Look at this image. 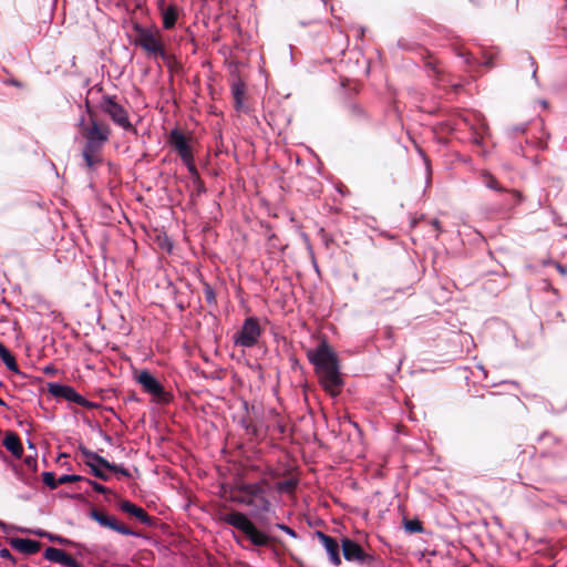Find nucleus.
Returning a JSON list of instances; mask_svg holds the SVG:
<instances>
[{
    "label": "nucleus",
    "instance_id": "obj_23",
    "mask_svg": "<svg viewBox=\"0 0 567 567\" xmlns=\"http://www.w3.org/2000/svg\"><path fill=\"white\" fill-rule=\"evenodd\" d=\"M42 480L43 483L49 486L51 489L56 488L61 483L59 482V478H55V475L53 472H43L42 473Z\"/></svg>",
    "mask_w": 567,
    "mask_h": 567
},
{
    "label": "nucleus",
    "instance_id": "obj_9",
    "mask_svg": "<svg viewBox=\"0 0 567 567\" xmlns=\"http://www.w3.org/2000/svg\"><path fill=\"white\" fill-rule=\"evenodd\" d=\"M260 334L261 328L258 319L255 317H249L245 319L243 327L234 336V342L236 346L251 348L257 344Z\"/></svg>",
    "mask_w": 567,
    "mask_h": 567
},
{
    "label": "nucleus",
    "instance_id": "obj_44",
    "mask_svg": "<svg viewBox=\"0 0 567 567\" xmlns=\"http://www.w3.org/2000/svg\"><path fill=\"white\" fill-rule=\"evenodd\" d=\"M485 65H486L487 68H492V66L494 65V64H493V59H492V58L487 59V60L485 61Z\"/></svg>",
    "mask_w": 567,
    "mask_h": 567
},
{
    "label": "nucleus",
    "instance_id": "obj_14",
    "mask_svg": "<svg viewBox=\"0 0 567 567\" xmlns=\"http://www.w3.org/2000/svg\"><path fill=\"white\" fill-rule=\"evenodd\" d=\"M317 538L320 540L324 549L327 550L330 561L334 566H339L341 564L340 558V545L339 543L331 536L324 534L323 532H316Z\"/></svg>",
    "mask_w": 567,
    "mask_h": 567
},
{
    "label": "nucleus",
    "instance_id": "obj_19",
    "mask_svg": "<svg viewBox=\"0 0 567 567\" xmlns=\"http://www.w3.org/2000/svg\"><path fill=\"white\" fill-rule=\"evenodd\" d=\"M0 358L6 364V367L12 371L13 373L21 374L19 367L17 364L16 358L13 354L6 348V346L0 341Z\"/></svg>",
    "mask_w": 567,
    "mask_h": 567
},
{
    "label": "nucleus",
    "instance_id": "obj_15",
    "mask_svg": "<svg viewBox=\"0 0 567 567\" xmlns=\"http://www.w3.org/2000/svg\"><path fill=\"white\" fill-rule=\"evenodd\" d=\"M43 557L52 563H56L62 566L82 567V565L79 561H76L71 555L55 547H48L44 550Z\"/></svg>",
    "mask_w": 567,
    "mask_h": 567
},
{
    "label": "nucleus",
    "instance_id": "obj_33",
    "mask_svg": "<svg viewBox=\"0 0 567 567\" xmlns=\"http://www.w3.org/2000/svg\"><path fill=\"white\" fill-rule=\"evenodd\" d=\"M111 466L112 467H105V468L109 470L110 472L118 473L125 477L131 476V473L128 472V470L124 468L123 466H120V465L113 464V463H111Z\"/></svg>",
    "mask_w": 567,
    "mask_h": 567
},
{
    "label": "nucleus",
    "instance_id": "obj_7",
    "mask_svg": "<svg viewBox=\"0 0 567 567\" xmlns=\"http://www.w3.org/2000/svg\"><path fill=\"white\" fill-rule=\"evenodd\" d=\"M168 143L177 152L183 163L192 175H197V168L194 163V155L188 143V138L179 130L171 131Z\"/></svg>",
    "mask_w": 567,
    "mask_h": 567
},
{
    "label": "nucleus",
    "instance_id": "obj_47",
    "mask_svg": "<svg viewBox=\"0 0 567 567\" xmlns=\"http://www.w3.org/2000/svg\"><path fill=\"white\" fill-rule=\"evenodd\" d=\"M3 455H4L3 452L0 450V456H3Z\"/></svg>",
    "mask_w": 567,
    "mask_h": 567
},
{
    "label": "nucleus",
    "instance_id": "obj_25",
    "mask_svg": "<svg viewBox=\"0 0 567 567\" xmlns=\"http://www.w3.org/2000/svg\"><path fill=\"white\" fill-rule=\"evenodd\" d=\"M424 65L429 70L433 71L434 75L437 78V80H441V73L442 71L439 69L436 62L432 59L431 55H426L424 58Z\"/></svg>",
    "mask_w": 567,
    "mask_h": 567
},
{
    "label": "nucleus",
    "instance_id": "obj_29",
    "mask_svg": "<svg viewBox=\"0 0 567 567\" xmlns=\"http://www.w3.org/2000/svg\"><path fill=\"white\" fill-rule=\"evenodd\" d=\"M87 484H90L92 486V488L97 492V493H102V494H109L111 493V489L105 487L104 485L95 482V481H92L90 478H85L84 480Z\"/></svg>",
    "mask_w": 567,
    "mask_h": 567
},
{
    "label": "nucleus",
    "instance_id": "obj_36",
    "mask_svg": "<svg viewBox=\"0 0 567 567\" xmlns=\"http://www.w3.org/2000/svg\"><path fill=\"white\" fill-rule=\"evenodd\" d=\"M320 235L327 248H330L331 245L334 244L333 238L330 235H328L323 229L320 230Z\"/></svg>",
    "mask_w": 567,
    "mask_h": 567
},
{
    "label": "nucleus",
    "instance_id": "obj_8",
    "mask_svg": "<svg viewBox=\"0 0 567 567\" xmlns=\"http://www.w3.org/2000/svg\"><path fill=\"white\" fill-rule=\"evenodd\" d=\"M341 548L347 561L358 563L367 567H375L377 557L365 553L362 546L353 539L343 537L341 539Z\"/></svg>",
    "mask_w": 567,
    "mask_h": 567
},
{
    "label": "nucleus",
    "instance_id": "obj_28",
    "mask_svg": "<svg viewBox=\"0 0 567 567\" xmlns=\"http://www.w3.org/2000/svg\"><path fill=\"white\" fill-rule=\"evenodd\" d=\"M118 507L121 511H123L124 513H127L130 515L133 516V513L136 511V508L138 507L137 505L133 504L132 502L130 501H126V499H121L120 503H118Z\"/></svg>",
    "mask_w": 567,
    "mask_h": 567
},
{
    "label": "nucleus",
    "instance_id": "obj_40",
    "mask_svg": "<svg viewBox=\"0 0 567 567\" xmlns=\"http://www.w3.org/2000/svg\"><path fill=\"white\" fill-rule=\"evenodd\" d=\"M0 557L4 558V559H10L13 561L12 554L10 553V550L8 548L0 549Z\"/></svg>",
    "mask_w": 567,
    "mask_h": 567
},
{
    "label": "nucleus",
    "instance_id": "obj_35",
    "mask_svg": "<svg viewBox=\"0 0 567 567\" xmlns=\"http://www.w3.org/2000/svg\"><path fill=\"white\" fill-rule=\"evenodd\" d=\"M24 464L27 465V467H28L29 470H31V471H33V472H35V471H37V465H38V463H37V458H35V456H31V455L25 456V458H24Z\"/></svg>",
    "mask_w": 567,
    "mask_h": 567
},
{
    "label": "nucleus",
    "instance_id": "obj_3",
    "mask_svg": "<svg viewBox=\"0 0 567 567\" xmlns=\"http://www.w3.org/2000/svg\"><path fill=\"white\" fill-rule=\"evenodd\" d=\"M217 519L243 532L254 546L266 547L277 542V538L258 529L256 525L241 512L231 511L229 513H225L220 508L217 513Z\"/></svg>",
    "mask_w": 567,
    "mask_h": 567
},
{
    "label": "nucleus",
    "instance_id": "obj_26",
    "mask_svg": "<svg viewBox=\"0 0 567 567\" xmlns=\"http://www.w3.org/2000/svg\"><path fill=\"white\" fill-rule=\"evenodd\" d=\"M348 113H349V116L353 120H360L365 116L364 110L357 104L349 105Z\"/></svg>",
    "mask_w": 567,
    "mask_h": 567
},
{
    "label": "nucleus",
    "instance_id": "obj_37",
    "mask_svg": "<svg viewBox=\"0 0 567 567\" xmlns=\"http://www.w3.org/2000/svg\"><path fill=\"white\" fill-rule=\"evenodd\" d=\"M279 529L284 530L285 533H287L288 535H290L291 537L296 538L297 537V533L290 528L289 526L285 525V524H277L276 525Z\"/></svg>",
    "mask_w": 567,
    "mask_h": 567
},
{
    "label": "nucleus",
    "instance_id": "obj_24",
    "mask_svg": "<svg viewBox=\"0 0 567 567\" xmlns=\"http://www.w3.org/2000/svg\"><path fill=\"white\" fill-rule=\"evenodd\" d=\"M404 527L409 533H421L423 532L422 522L419 519H410L405 520Z\"/></svg>",
    "mask_w": 567,
    "mask_h": 567
},
{
    "label": "nucleus",
    "instance_id": "obj_27",
    "mask_svg": "<svg viewBox=\"0 0 567 567\" xmlns=\"http://www.w3.org/2000/svg\"><path fill=\"white\" fill-rule=\"evenodd\" d=\"M109 470L104 468L103 466H100L99 464H96V466H92L91 468V473L102 480V481H109L110 480V475L107 473Z\"/></svg>",
    "mask_w": 567,
    "mask_h": 567
},
{
    "label": "nucleus",
    "instance_id": "obj_12",
    "mask_svg": "<svg viewBox=\"0 0 567 567\" xmlns=\"http://www.w3.org/2000/svg\"><path fill=\"white\" fill-rule=\"evenodd\" d=\"M482 178H483V183L486 187L497 190V192L506 193L507 198L504 200V204H503L504 208H509V207H513V206L517 205L518 203H520V200L523 198L522 194L516 189L508 190V189L503 188L501 186L499 182L496 179V177L494 175H492L489 172L484 171L482 173Z\"/></svg>",
    "mask_w": 567,
    "mask_h": 567
},
{
    "label": "nucleus",
    "instance_id": "obj_31",
    "mask_svg": "<svg viewBox=\"0 0 567 567\" xmlns=\"http://www.w3.org/2000/svg\"><path fill=\"white\" fill-rule=\"evenodd\" d=\"M204 296L208 303H216V296L214 289L209 285L204 287Z\"/></svg>",
    "mask_w": 567,
    "mask_h": 567
},
{
    "label": "nucleus",
    "instance_id": "obj_30",
    "mask_svg": "<svg viewBox=\"0 0 567 567\" xmlns=\"http://www.w3.org/2000/svg\"><path fill=\"white\" fill-rule=\"evenodd\" d=\"M84 480H85V477L80 476V475H75V474L62 475V476L59 477V482L61 484L75 483V482H80V481H84Z\"/></svg>",
    "mask_w": 567,
    "mask_h": 567
},
{
    "label": "nucleus",
    "instance_id": "obj_22",
    "mask_svg": "<svg viewBox=\"0 0 567 567\" xmlns=\"http://www.w3.org/2000/svg\"><path fill=\"white\" fill-rule=\"evenodd\" d=\"M133 516L147 526H151L153 524V518L147 514V512L144 508L140 506L133 513Z\"/></svg>",
    "mask_w": 567,
    "mask_h": 567
},
{
    "label": "nucleus",
    "instance_id": "obj_5",
    "mask_svg": "<svg viewBox=\"0 0 567 567\" xmlns=\"http://www.w3.org/2000/svg\"><path fill=\"white\" fill-rule=\"evenodd\" d=\"M240 491L244 495L235 498L236 502L255 508L257 513H268L270 511V502L260 484H245L240 487Z\"/></svg>",
    "mask_w": 567,
    "mask_h": 567
},
{
    "label": "nucleus",
    "instance_id": "obj_16",
    "mask_svg": "<svg viewBox=\"0 0 567 567\" xmlns=\"http://www.w3.org/2000/svg\"><path fill=\"white\" fill-rule=\"evenodd\" d=\"M11 546L25 555H34L41 549V543L29 538H13Z\"/></svg>",
    "mask_w": 567,
    "mask_h": 567
},
{
    "label": "nucleus",
    "instance_id": "obj_39",
    "mask_svg": "<svg viewBox=\"0 0 567 567\" xmlns=\"http://www.w3.org/2000/svg\"><path fill=\"white\" fill-rule=\"evenodd\" d=\"M43 373L48 375H54L58 373V369L53 364H49L43 368Z\"/></svg>",
    "mask_w": 567,
    "mask_h": 567
},
{
    "label": "nucleus",
    "instance_id": "obj_42",
    "mask_svg": "<svg viewBox=\"0 0 567 567\" xmlns=\"http://www.w3.org/2000/svg\"><path fill=\"white\" fill-rule=\"evenodd\" d=\"M431 225L433 226V228L437 231V233H441L442 231V226H441V223L439 219H433L431 221Z\"/></svg>",
    "mask_w": 567,
    "mask_h": 567
},
{
    "label": "nucleus",
    "instance_id": "obj_18",
    "mask_svg": "<svg viewBox=\"0 0 567 567\" xmlns=\"http://www.w3.org/2000/svg\"><path fill=\"white\" fill-rule=\"evenodd\" d=\"M3 445L9 452H11V454L14 457L20 458L22 456V443L19 435L16 432L9 431L6 433V436L3 439Z\"/></svg>",
    "mask_w": 567,
    "mask_h": 567
},
{
    "label": "nucleus",
    "instance_id": "obj_32",
    "mask_svg": "<svg viewBox=\"0 0 567 567\" xmlns=\"http://www.w3.org/2000/svg\"><path fill=\"white\" fill-rule=\"evenodd\" d=\"M37 535H39V536H48L50 538V540L56 542V543L62 544V545L71 544V542L69 539L63 538V537L58 536V535H50V534L42 533V532H38Z\"/></svg>",
    "mask_w": 567,
    "mask_h": 567
},
{
    "label": "nucleus",
    "instance_id": "obj_46",
    "mask_svg": "<svg viewBox=\"0 0 567 567\" xmlns=\"http://www.w3.org/2000/svg\"><path fill=\"white\" fill-rule=\"evenodd\" d=\"M0 405L4 406L6 403L3 402V400L0 398Z\"/></svg>",
    "mask_w": 567,
    "mask_h": 567
},
{
    "label": "nucleus",
    "instance_id": "obj_21",
    "mask_svg": "<svg viewBox=\"0 0 567 567\" xmlns=\"http://www.w3.org/2000/svg\"><path fill=\"white\" fill-rule=\"evenodd\" d=\"M245 84L241 82H236L231 86V93L235 101V107L238 110L243 105L244 96H245Z\"/></svg>",
    "mask_w": 567,
    "mask_h": 567
},
{
    "label": "nucleus",
    "instance_id": "obj_10",
    "mask_svg": "<svg viewBox=\"0 0 567 567\" xmlns=\"http://www.w3.org/2000/svg\"><path fill=\"white\" fill-rule=\"evenodd\" d=\"M135 379L142 386L143 391L156 398L158 402H169L171 395L165 391L164 386L148 370L140 371Z\"/></svg>",
    "mask_w": 567,
    "mask_h": 567
},
{
    "label": "nucleus",
    "instance_id": "obj_1",
    "mask_svg": "<svg viewBox=\"0 0 567 567\" xmlns=\"http://www.w3.org/2000/svg\"><path fill=\"white\" fill-rule=\"evenodd\" d=\"M307 358L315 367V372L323 390L331 396L339 395L343 386L339 359L327 341L322 340L316 349H309Z\"/></svg>",
    "mask_w": 567,
    "mask_h": 567
},
{
    "label": "nucleus",
    "instance_id": "obj_17",
    "mask_svg": "<svg viewBox=\"0 0 567 567\" xmlns=\"http://www.w3.org/2000/svg\"><path fill=\"white\" fill-rule=\"evenodd\" d=\"M79 451H80V453L84 457L83 463L86 466H89L90 468H92V466H96V464H99L100 466H103L104 468L105 467H112L111 463L107 460H105L104 457H102L97 453L92 452L86 446L80 445L79 446Z\"/></svg>",
    "mask_w": 567,
    "mask_h": 567
},
{
    "label": "nucleus",
    "instance_id": "obj_43",
    "mask_svg": "<svg viewBox=\"0 0 567 567\" xmlns=\"http://www.w3.org/2000/svg\"><path fill=\"white\" fill-rule=\"evenodd\" d=\"M556 268L557 270L563 275V276H566L567 275V267L561 265V264H556Z\"/></svg>",
    "mask_w": 567,
    "mask_h": 567
},
{
    "label": "nucleus",
    "instance_id": "obj_49",
    "mask_svg": "<svg viewBox=\"0 0 567 567\" xmlns=\"http://www.w3.org/2000/svg\"><path fill=\"white\" fill-rule=\"evenodd\" d=\"M4 525L0 522V527H3Z\"/></svg>",
    "mask_w": 567,
    "mask_h": 567
},
{
    "label": "nucleus",
    "instance_id": "obj_48",
    "mask_svg": "<svg viewBox=\"0 0 567 567\" xmlns=\"http://www.w3.org/2000/svg\"><path fill=\"white\" fill-rule=\"evenodd\" d=\"M3 455H4L3 452L0 450V456H3Z\"/></svg>",
    "mask_w": 567,
    "mask_h": 567
},
{
    "label": "nucleus",
    "instance_id": "obj_34",
    "mask_svg": "<svg viewBox=\"0 0 567 567\" xmlns=\"http://www.w3.org/2000/svg\"><path fill=\"white\" fill-rule=\"evenodd\" d=\"M296 486H297V483L292 480L281 482L279 484V488L282 491H287V492H292L296 488Z\"/></svg>",
    "mask_w": 567,
    "mask_h": 567
},
{
    "label": "nucleus",
    "instance_id": "obj_45",
    "mask_svg": "<svg viewBox=\"0 0 567 567\" xmlns=\"http://www.w3.org/2000/svg\"><path fill=\"white\" fill-rule=\"evenodd\" d=\"M444 127H445L447 131H450V130H451V127H450V125H449V124H444Z\"/></svg>",
    "mask_w": 567,
    "mask_h": 567
},
{
    "label": "nucleus",
    "instance_id": "obj_13",
    "mask_svg": "<svg viewBox=\"0 0 567 567\" xmlns=\"http://www.w3.org/2000/svg\"><path fill=\"white\" fill-rule=\"evenodd\" d=\"M90 517L104 528L112 529L118 534L126 536L134 535V532L131 528L120 523L114 516L107 515L106 513L97 508H92L90 511Z\"/></svg>",
    "mask_w": 567,
    "mask_h": 567
},
{
    "label": "nucleus",
    "instance_id": "obj_20",
    "mask_svg": "<svg viewBox=\"0 0 567 567\" xmlns=\"http://www.w3.org/2000/svg\"><path fill=\"white\" fill-rule=\"evenodd\" d=\"M177 18H178V11H177L176 6H168L163 11V27H164V29L169 30V29L174 28L175 24H176Z\"/></svg>",
    "mask_w": 567,
    "mask_h": 567
},
{
    "label": "nucleus",
    "instance_id": "obj_6",
    "mask_svg": "<svg viewBox=\"0 0 567 567\" xmlns=\"http://www.w3.org/2000/svg\"><path fill=\"white\" fill-rule=\"evenodd\" d=\"M99 106L116 125L125 131H134L127 111L116 102V96L104 95Z\"/></svg>",
    "mask_w": 567,
    "mask_h": 567
},
{
    "label": "nucleus",
    "instance_id": "obj_41",
    "mask_svg": "<svg viewBox=\"0 0 567 567\" xmlns=\"http://www.w3.org/2000/svg\"><path fill=\"white\" fill-rule=\"evenodd\" d=\"M4 84H8V85H12V86H16V87H22L23 84L17 80V79H9L7 81L3 82Z\"/></svg>",
    "mask_w": 567,
    "mask_h": 567
},
{
    "label": "nucleus",
    "instance_id": "obj_4",
    "mask_svg": "<svg viewBox=\"0 0 567 567\" xmlns=\"http://www.w3.org/2000/svg\"><path fill=\"white\" fill-rule=\"evenodd\" d=\"M136 32L135 44L141 47L148 54L166 58V52L158 29H147L138 24L134 25Z\"/></svg>",
    "mask_w": 567,
    "mask_h": 567
},
{
    "label": "nucleus",
    "instance_id": "obj_38",
    "mask_svg": "<svg viewBox=\"0 0 567 567\" xmlns=\"http://www.w3.org/2000/svg\"><path fill=\"white\" fill-rule=\"evenodd\" d=\"M192 176L195 178V183H196L198 193L205 192L206 188H205L204 182L199 177V174L197 173V175H192Z\"/></svg>",
    "mask_w": 567,
    "mask_h": 567
},
{
    "label": "nucleus",
    "instance_id": "obj_11",
    "mask_svg": "<svg viewBox=\"0 0 567 567\" xmlns=\"http://www.w3.org/2000/svg\"><path fill=\"white\" fill-rule=\"evenodd\" d=\"M48 391L50 394H52L55 398H62L66 401L74 402L81 406L91 409L94 406V404L90 401H87L84 396L79 394L74 388L70 385H63L59 383H49L48 384Z\"/></svg>",
    "mask_w": 567,
    "mask_h": 567
},
{
    "label": "nucleus",
    "instance_id": "obj_2",
    "mask_svg": "<svg viewBox=\"0 0 567 567\" xmlns=\"http://www.w3.org/2000/svg\"><path fill=\"white\" fill-rule=\"evenodd\" d=\"M89 122L82 123L80 134L85 140L82 156L87 169L92 171L103 163L102 150L109 142L111 127L106 123L99 122L96 114L89 107Z\"/></svg>",
    "mask_w": 567,
    "mask_h": 567
}]
</instances>
